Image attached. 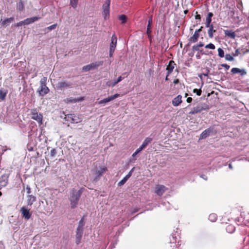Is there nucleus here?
I'll return each mask as SVG.
<instances>
[{
	"mask_svg": "<svg viewBox=\"0 0 249 249\" xmlns=\"http://www.w3.org/2000/svg\"><path fill=\"white\" fill-rule=\"evenodd\" d=\"M84 190V188L83 187L81 188L78 191H76L74 189L71 190L69 198L71 209H74L77 207L81 196Z\"/></svg>",
	"mask_w": 249,
	"mask_h": 249,
	"instance_id": "f257e3e1",
	"label": "nucleus"
},
{
	"mask_svg": "<svg viewBox=\"0 0 249 249\" xmlns=\"http://www.w3.org/2000/svg\"><path fill=\"white\" fill-rule=\"evenodd\" d=\"M47 77H44L40 81V87L37 92L41 96H44L49 93L50 89L46 86Z\"/></svg>",
	"mask_w": 249,
	"mask_h": 249,
	"instance_id": "f03ea898",
	"label": "nucleus"
},
{
	"mask_svg": "<svg viewBox=\"0 0 249 249\" xmlns=\"http://www.w3.org/2000/svg\"><path fill=\"white\" fill-rule=\"evenodd\" d=\"M210 107L206 103H200L196 107H194L189 112V114L193 115L200 113L203 110H207L209 109Z\"/></svg>",
	"mask_w": 249,
	"mask_h": 249,
	"instance_id": "7ed1b4c3",
	"label": "nucleus"
},
{
	"mask_svg": "<svg viewBox=\"0 0 249 249\" xmlns=\"http://www.w3.org/2000/svg\"><path fill=\"white\" fill-rule=\"evenodd\" d=\"M103 64V61L96 62L95 63H92L90 64L84 66L82 68V70L83 71H88L97 68L98 67L102 66Z\"/></svg>",
	"mask_w": 249,
	"mask_h": 249,
	"instance_id": "20e7f679",
	"label": "nucleus"
},
{
	"mask_svg": "<svg viewBox=\"0 0 249 249\" xmlns=\"http://www.w3.org/2000/svg\"><path fill=\"white\" fill-rule=\"evenodd\" d=\"M31 115L32 119L37 121L39 125L42 124L43 116L41 114H38L36 109L32 110Z\"/></svg>",
	"mask_w": 249,
	"mask_h": 249,
	"instance_id": "39448f33",
	"label": "nucleus"
},
{
	"mask_svg": "<svg viewBox=\"0 0 249 249\" xmlns=\"http://www.w3.org/2000/svg\"><path fill=\"white\" fill-rule=\"evenodd\" d=\"M65 119L71 123H78L81 122V119L74 114H68L65 115Z\"/></svg>",
	"mask_w": 249,
	"mask_h": 249,
	"instance_id": "423d86ee",
	"label": "nucleus"
},
{
	"mask_svg": "<svg viewBox=\"0 0 249 249\" xmlns=\"http://www.w3.org/2000/svg\"><path fill=\"white\" fill-rule=\"evenodd\" d=\"M152 139L151 138L147 137L145 138L142 145L138 148L136 151L132 154L133 157H135L137 154L140 152L143 148H144L151 142Z\"/></svg>",
	"mask_w": 249,
	"mask_h": 249,
	"instance_id": "0eeeda50",
	"label": "nucleus"
},
{
	"mask_svg": "<svg viewBox=\"0 0 249 249\" xmlns=\"http://www.w3.org/2000/svg\"><path fill=\"white\" fill-rule=\"evenodd\" d=\"M168 188L163 185L158 184L155 186V193L159 196H161Z\"/></svg>",
	"mask_w": 249,
	"mask_h": 249,
	"instance_id": "6e6552de",
	"label": "nucleus"
},
{
	"mask_svg": "<svg viewBox=\"0 0 249 249\" xmlns=\"http://www.w3.org/2000/svg\"><path fill=\"white\" fill-rule=\"evenodd\" d=\"M120 94L118 93H116L113 95L108 96L107 98H104L100 101H99L98 103L99 105H105V104L110 101H111L119 97L120 96Z\"/></svg>",
	"mask_w": 249,
	"mask_h": 249,
	"instance_id": "1a4fd4ad",
	"label": "nucleus"
},
{
	"mask_svg": "<svg viewBox=\"0 0 249 249\" xmlns=\"http://www.w3.org/2000/svg\"><path fill=\"white\" fill-rule=\"evenodd\" d=\"M20 212L22 216L26 220L29 219L32 215L31 213H30L29 210L25 207L21 208Z\"/></svg>",
	"mask_w": 249,
	"mask_h": 249,
	"instance_id": "9d476101",
	"label": "nucleus"
},
{
	"mask_svg": "<svg viewBox=\"0 0 249 249\" xmlns=\"http://www.w3.org/2000/svg\"><path fill=\"white\" fill-rule=\"evenodd\" d=\"M72 84L68 81H61L58 83L57 88L60 89L68 88H71Z\"/></svg>",
	"mask_w": 249,
	"mask_h": 249,
	"instance_id": "9b49d317",
	"label": "nucleus"
},
{
	"mask_svg": "<svg viewBox=\"0 0 249 249\" xmlns=\"http://www.w3.org/2000/svg\"><path fill=\"white\" fill-rule=\"evenodd\" d=\"M83 233V230L76 229L75 243L78 245L81 243Z\"/></svg>",
	"mask_w": 249,
	"mask_h": 249,
	"instance_id": "f8f14e48",
	"label": "nucleus"
},
{
	"mask_svg": "<svg viewBox=\"0 0 249 249\" xmlns=\"http://www.w3.org/2000/svg\"><path fill=\"white\" fill-rule=\"evenodd\" d=\"M107 169L106 166L100 167V169L95 171V178L97 179L101 177L106 171Z\"/></svg>",
	"mask_w": 249,
	"mask_h": 249,
	"instance_id": "ddd939ff",
	"label": "nucleus"
},
{
	"mask_svg": "<svg viewBox=\"0 0 249 249\" xmlns=\"http://www.w3.org/2000/svg\"><path fill=\"white\" fill-rule=\"evenodd\" d=\"M134 169V167H133L128 173L127 175H126L119 183L118 185L119 186H122L124 185L126 181L128 180V179L131 176L132 173L133 172Z\"/></svg>",
	"mask_w": 249,
	"mask_h": 249,
	"instance_id": "4468645a",
	"label": "nucleus"
},
{
	"mask_svg": "<svg viewBox=\"0 0 249 249\" xmlns=\"http://www.w3.org/2000/svg\"><path fill=\"white\" fill-rule=\"evenodd\" d=\"M182 103V96L178 95L174 98L172 101V104L174 107L179 106Z\"/></svg>",
	"mask_w": 249,
	"mask_h": 249,
	"instance_id": "2eb2a0df",
	"label": "nucleus"
},
{
	"mask_svg": "<svg viewBox=\"0 0 249 249\" xmlns=\"http://www.w3.org/2000/svg\"><path fill=\"white\" fill-rule=\"evenodd\" d=\"M84 97H81L77 98H74L72 97L68 98L66 99V101L67 103H75L79 102L82 101L84 100Z\"/></svg>",
	"mask_w": 249,
	"mask_h": 249,
	"instance_id": "dca6fc26",
	"label": "nucleus"
},
{
	"mask_svg": "<svg viewBox=\"0 0 249 249\" xmlns=\"http://www.w3.org/2000/svg\"><path fill=\"white\" fill-rule=\"evenodd\" d=\"M176 64L175 63L173 60H170L169 62L168 65L166 67V70L167 71L168 75H170L173 71L175 65Z\"/></svg>",
	"mask_w": 249,
	"mask_h": 249,
	"instance_id": "f3484780",
	"label": "nucleus"
},
{
	"mask_svg": "<svg viewBox=\"0 0 249 249\" xmlns=\"http://www.w3.org/2000/svg\"><path fill=\"white\" fill-rule=\"evenodd\" d=\"M117 39L115 35H113L111 37V42L110 44V50H115L116 47Z\"/></svg>",
	"mask_w": 249,
	"mask_h": 249,
	"instance_id": "a211bd4d",
	"label": "nucleus"
},
{
	"mask_svg": "<svg viewBox=\"0 0 249 249\" xmlns=\"http://www.w3.org/2000/svg\"><path fill=\"white\" fill-rule=\"evenodd\" d=\"M40 18L39 17H34L30 18H27L24 20V25H28Z\"/></svg>",
	"mask_w": 249,
	"mask_h": 249,
	"instance_id": "6ab92c4d",
	"label": "nucleus"
},
{
	"mask_svg": "<svg viewBox=\"0 0 249 249\" xmlns=\"http://www.w3.org/2000/svg\"><path fill=\"white\" fill-rule=\"evenodd\" d=\"M14 20V18L13 17L7 18L3 20H1L0 22V24L2 26L6 27L8 25H9L11 22L13 21Z\"/></svg>",
	"mask_w": 249,
	"mask_h": 249,
	"instance_id": "aec40b11",
	"label": "nucleus"
},
{
	"mask_svg": "<svg viewBox=\"0 0 249 249\" xmlns=\"http://www.w3.org/2000/svg\"><path fill=\"white\" fill-rule=\"evenodd\" d=\"M224 34L225 36H227L229 37L231 39H235L236 37V34L235 33V32L233 31L232 30H224Z\"/></svg>",
	"mask_w": 249,
	"mask_h": 249,
	"instance_id": "412c9836",
	"label": "nucleus"
},
{
	"mask_svg": "<svg viewBox=\"0 0 249 249\" xmlns=\"http://www.w3.org/2000/svg\"><path fill=\"white\" fill-rule=\"evenodd\" d=\"M231 72L232 74H236L238 73H240L242 75H245L246 74V71L244 70H240L237 68H233L231 70Z\"/></svg>",
	"mask_w": 249,
	"mask_h": 249,
	"instance_id": "4be33fe9",
	"label": "nucleus"
},
{
	"mask_svg": "<svg viewBox=\"0 0 249 249\" xmlns=\"http://www.w3.org/2000/svg\"><path fill=\"white\" fill-rule=\"evenodd\" d=\"M36 201V197L33 195H28L27 196L28 205L31 206L33 203Z\"/></svg>",
	"mask_w": 249,
	"mask_h": 249,
	"instance_id": "5701e85b",
	"label": "nucleus"
},
{
	"mask_svg": "<svg viewBox=\"0 0 249 249\" xmlns=\"http://www.w3.org/2000/svg\"><path fill=\"white\" fill-rule=\"evenodd\" d=\"M212 131L211 128H209L204 131H203L201 134L200 137L202 139H205L210 135V133Z\"/></svg>",
	"mask_w": 249,
	"mask_h": 249,
	"instance_id": "b1692460",
	"label": "nucleus"
},
{
	"mask_svg": "<svg viewBox=\"0 0 249 249\" xmlns=\"http://www.w3.org/2000/svg\"><path fill=\"white\" fill-rule=\"evenodd\" d=\"M123 80V78L121 76H120L116 80H115L113 82H108L107 85L109 87H114L117 84L121 81Z\"/></svg>",
	"mask_w": 249,
	"mask_h": 249,
	"instance_id": "393cba45",
	"label": "nucleus"
},
{
	"mask_svg": "<svg viewBox=\"0 0 249 249\" xmlns=\"http://www.w3.org/2000/svg\"><path fill=\"white\" fill-rule=\"evenodd\" d=\"M235 227L232 224H228L226 227V230L227 232L230 233H232L235 231Z\"/></svg>",
	"mask_w": 249,
	"mask_h": 249,
	"instance_id": "a878e982",
	"label": "nucleus"
},
{
	"mask_svg": "<svg viewBox=\"0 0 249 249\" xmlns=\"http://www.w3.org/2000/svg\"><path fill=\"white\" fill-rule=\"evenodd\" d=\"M199 36V34L196 32H195L194 34L190 37V41L192 42L195 43L197 41Z\"/></svg>",
	"mask_w": 249,
	"mask_h": 249,
	"instance_id": "bb28decb",
	"label": "nucleus"
},
{
	"mask_svg": "<svg viewBox=\"0 0 249 249\" xmlns=\"http://www.w3.org/2000/svg\"><path fill=\"white\" fill-rule=\"evenodd\" d=\"M7 92V90L6 89H0V99L1 100H4L5 99Z\"/></svg>",
	"mask_w": 249,
	"mask_h": 249,
	"instance_id": "cd10ccee",
	"label": "nucleus"
},
{
	"mask_svg": "<svg viewBox=\"0 0 249 249\" xmlns=\"http://www.w3.org/2000/svg\"><path fill=\"white\" fill-rule=\"evenodd\" d=\"M24 3L22 0H20L17 3V10L19 11H21L24 9Z\"/></svg>",
	"mask_w": 249,
	"mask_h": 249,
	"instance_id": "c85d7f7f",
	"label": "nucleus"
},
{
	"mask_svg": "<svg viewBox=\"0 0 249 249\" xmlns=\"http://www.w3.org/2000/svg\"><path fill=\"white\" fill-rule=\"evenodd\" d=\"M216 32L215 30L213 29V24H211L210 28H209L208 31V34L210 38H213V33Z\"/></svg>",
	"mask_w": 249,
	"mask_h": 249,
	"instance_id": "c756f323",
	"label": "nucleus"
},
{
	"mask_svg": "<svg viewBox=\"0 0 249 249\" xmlns=\"http://www.w3.org/2000/svg\"><path fill=\"white\" fill-rule=\"evenodd\" d=\"M110 1V0H106L105 1V4L103 5V10H109Z\"/></svg>",
	"mask_w": 249,
	"mask_h": 249,
	"instance_id": "7c9ffc66",
	"label": "nucleus"
},
{
	"mask_svg": "<svg viewBox=\"0 0 249 249\" xmlns=\"http://www.w3.org/2000/svg\"><path fill=\"white\" fill-rule=\"evenodd\" d=\"M84 217L83 216V217L81 218V219H80V220L79 222L77 228V229H80V230H83V228L85 225V222H84Z\"/></svg>",
	"mask_w": 249,
	"mask_h": 249,
	"instance_id": "2f4dec72",
	"label": "nucleus"
},
{
	"mask_svg": "<svg viewBox=\"0 0 249 249\" xmlns=\"http://www.w3.org/2000/svg\"><path fill=\"white\" fill-rule=\"evenodd\" d=\"M217 215L215 213H211L209 215V220L213 222L217 220Z\"/></svg>",
	"mask_w": 249,
	"mask_h": 249,
	"instance_id": "473e14b6",
	"label": "nucleus"
},
{
	"mask_svg": "<svg viewBox=\"0 0 249 249\" xmlns=\"http://www.w3.org/2000/svg\"><path fill=\"white\" fill-rule=\"evenodd\" d=\"M119 20L122 21V24H124L127 19V17L125 15H122L119 17Z\"/></svg>",
	"mask_w": 249,
	"mask_h": 249,
	"instance_id": "72a5a7b5",
	"label": "nucleus"
},
{
	"mask_svg": "<svg viewBox=\"0 0 249 249\" xmlns=\"http://www.w3.org/2000/svg\"><path fill=\"white\" fill-rule=\"evenodd\" d=\"M78 1V0H70V5L75 9L77 7Z\"/></svg>",
	"mask_w": 249,
	"mask_h": 249,
	"instance_id": "f704fd0d",
	"label": "nucleus"
},
{
	"mask_svg": "<svg viewBox=\"0 0 249 249\" xmlns=\"http://www.w3.org/2000/svg\"><path fill=\"white\" fill-rule=\"evenodd\" d=\"M103 15L105 19H107L109 17V10H103Z\"/></svg>",
	"mask_w": 249,
	"mask_h": 249,
	"instance_id": "c9c22d12",
	"label": "nucleus"
},
{
	"mask_svg": "<svg viewBox=\"0 0 249 249\" xmlns=\"http://www.w3.org/2000/svg\"><path fill=\"white\" fill-rule=\"evenodd\" d=\"M213 16V14L212 12H209L206 17V22H211L212 21V18Z\"/></svg>",
	"mask_w": 249,
	"mask_h": 249,
	"instance_id": "e433bc0d",
	"label": "nucleus"
},
{
	"mask_svg": "<svg viewBox=\"0 0 249 249\" xmlns=\"http://www.w3.org/2000/svg\"><path fill=\"white\" fill-rule=\"evenodd\" d=\"M217 51L218 53V56L221 58L223 57L224 56V51L220 48H219Z\"/></svg>",
	"mask_w": 249,
	"mask_h": 249,
	"instance_id": "4c0bfd02",
	"label": "nucleus"
},
{
	"mask_svg": "<svg viewBox=\"0 0 249 249\" xmlns=\"http://www.w3.org/2000/svg\"><path fill=\"white\" fill-rule=\"evenodd\" d=\"M205 47L206 49H210L211 50H214L215 48L214 45L211 43L206 45Z\"/></svg>",
	"mask_w": 249,
	"mask_h": 249,
	"instance_id": "58836bf2",
	"label": "nucleus"
},
{
	"mask_svg": "<svg viewBox=\"0 0 249 249\" xmlns=\"http://www.w3.org/2000/svg\"><path fill=\"white\" fill-rule=\"evenodd\" d=\"M151 26L148 25L147 26L146 34H147L149 38L151 37V34L152 33V31L151 30Z\"/></svg>",
	"mask_w": 249,
	"mask_h": 249,
	"instance_id": "ea45409f",
	"label": "nucleus"
},
{
	"mask_svg": "<svg viewBox=\"0 0 249 249\" xmlns=\"http://www.w3.org/2000/svg\"><path fill=\"white\" fill-rule=\"evenodd\" d=\"M193 92L196 93L197 95L200 96L201 94L202 91L201 89H195L193 90Z\"/></svg>",
	"mask_w": 249,
	"mask_h": 249,
	"instance_id": "a19ab883",
	"label": "nucleus"
},
{
	"mask_svg": "<svg viewBox=\"0 0 249 249\" xmlns=\"http://www.w3.org/2000/svg\"><path fill=\"white\" fill-rule=\"evenodd\" d=\"M225 59L229 61H232L233 60V57L230 54H226Z\"/></svg>",
	"mask_w": 249,
	"mask_h": 249,
	"instance_id": "79ce46f5",
	"label": "nucleus"
},
{
	"mask_svg": "<svg viewBox=\"0 0 249 249\" xmlns=\"http://www.w3.org/2000/svg\"><path fill=\"white\" fill-rule=\"evenodd\" d=\"M50 155H51V156L53 157H54L56 156V151L55 149L53 148L52 149H51V152H50Z\"/></svg>",
	"mask_w": 249,
	"mask_h": 249,
	"instance_id": "37998d69",
	"label": "nucleus"
},
{
	"mask_svg": "<svg viewBox=\"0 0 249 249\" xmlns=\"http://www.w3.org/2000/svg\"><path fill=\"white\" fill-rule=\"evenodd\" d=\"M199 47H198V46L196 44V45H194L193 47H192V50L193 51H200V52H201V50H200L199 49Z\"/></svg>",
	"mask_w": 249,
	"mask_h": 249,
	"instance_id": "c03bdc74",
	"label": "nucleus"
},
{
	"mask_svg": "<svg viewBox=\"0 0 249 249\" xmlns=\"http://www.w3.org/2000/svg\"><path fill=\"white\" fill-rule=\"evenodd\" d=\"M57 24L55 23V24H53L49 27H47V29L49 30H53L54 29H55V28L57 26Z\"/></svg>",
	"mask_w": 249,
	"mask_h": 249,
	"instance_id": "a18cd8bd",
	"label": "nucleus"
},
{
	"mask_svg": "<svg viewBox=\"0 0 249 249\" xmlns=\"http://www.w3.org/2000/svg\"><path fill=\"white\" fill-rule=\"evenodd\" d=\"M23 25H24V20L23 21H20L18 23H17L16 25H15V26L16 27H19V26H21Z\"/></svg>",
	"mask_w": 249,
	"mask_h": 249,
	"instance_id": "49530a36",
	"label": "nucleus"
},
{
	"mask_svg": "<svg viewBox=\"0 0 249 249\" xmlns=\"http://www.w3.org/2000/svg\"><path fill=\"white\" fill-rule=\"evenodd\" d=\"M240 53V52H239V49H236L235 51V53H233L232 54L233 56H238Z\"/></svg>",
	"mask_w": 249,
	"mask_h": 249,
	"instance_id": "de8ad7c7",
	"label": "nucleus"
},
{
	"mask_svg": "<svg viewBox=\"0 0 249 249\" xmlns=\"http://www.w3.org/2000/svg\"><path fill=\"white\" fill-rule=\"evenodd\" d=\"M221 66L222 67H224L226 69V70H228L230 68V66L226 64H222L221 65Z\"/></svg>",
	"mask_w": 249,
	"mask_h": 249,
	"instance_id": "09e8293b",
	"label": "nucleus"
},
{
	"mask_svg": "<svg viewBox=\"0 0 249 249\" xmlns=\"http://www.w3.org/2000/svg\"><path fill=\"white\" fill-rule=\"evenodd\" d=\"M26 190L27 191V193L28 194H30L31 193V188L29 186L27 185L26 187Z\"/></svg>",
	"mask_w": 249,
	"mask_h": 249,
	"instance_id": "8fccbe9b",
	"label": "nucleus"
},
{
	"mask_svg": "<svg viewBox=\"0 0 249 249\" xmlns=\"http://www.w3.org/2000/svg\"><path fill=\"white\" fill-rule=\"evenodd\" d=\"M148 22V25L151 26V24L152 23V17H151L150 18H149Z\"/></svg>",
	"mask_w": 249,
	"mask_h": 249,
	"instance_id": "3c124183",
	"label": "nucleus"
},
{
	"mask_svg": "<svg viewBox=\"0 0 249 249\" xmlns=\"http://www.w3.org/2000/svg\"><path fill=\"white\" fill-rule=\"evenodd\" d=\"M193 99L191 97H188L186 99V102L188 103H190L192 102Z\"/></svg>",
	"mask_w": 249,
	"mask_h": 249,
	"instance_id": "603ef678",
	"label": "nucleus"
},
{
	"mask_svg": "<svg viewBox=\"0 0 249 249\" xmlns=\"http://www.w3.org/2000/svg\"><path fill=\"white\" fill-rule=\"evenodd\" d=\"M115 50H110L109 49V56L112 57L113 55V53L114 52Z\"/></svg>",
	"mask_w": 249,
	"mask_h": 249,
	"instance_id": "864d4df0",
	"label": "nucleus"
},
{
	"mask_svg": "<svg viewBox=\"0 0 249 249\" xmlns=\"http://www.w3.org/2000/svg\"><path fill=\"white\" fill-rule=\"evenodd\" d=\"M195 18L196 19H199L200 20L201 19V16L199 14H196L195 16Z\"/></svg>",
	"mask_w": 249,
	"mask_h": 249,
	"instance_id": "5fc2aeb1",
	"label": "nucleus"
},
{
	"mask_svg": "<svg viewBox=\"0 0 249 249\" xmlns=\"http://www.w3.org/2000/svg\"><path fill=\"white\" fill-rule=\"evenodd\" d=\"M205 25H206V27L210 28V26H211V22H205Z\"/></svg>",
	"mask_w": 249,
	"mask_h": 249,
	"instance_id": "6e6d98bb",
	"label": "nucleus"
},
{
	"mask_svg": "<svg viewBox=\"0 0 249 249\" xmlns=\"http://www.w3.org/2000/svg\"><path fill=\"white\" fill-rule=\"evenodd\" d=\"M202 28H203V27L201 26L199 29L196 30L195 32H196L197 33L199 34V33L202 31Z\"/></svg>",
	"mask_w": 249,
	"mask_h": 249,
	"instance_id": "4d7b16f0",
	"label": "nucleus"
},
{
	"mask_svg": "<svg viewBox=\"0 0 249 249\" xmlns=\"http://www.w3.org/2000/svg\"><path fill=\"white\" fill-rule=\"evenodd\" d=\"M179 83V80L178 79H176L174 80L173 83L174 84H177Z\"/></svg>",
	"mask_w": 249,
	"mask_h": 249,
	"instance_id": "13d9d810",
	"label": "nucleus"
},
{
	"mask_svg": "<svg viewBox=\"0 0 249 249\" xmlns=\"http://www.w3.org/2000/svg\"><path fill=\"white\" fill-rule=\"evenodd\" d=\"M198 47H203L204 45V44L202 43V42H199V44H197Z\"/></svg>",
	"mask_w": 249,
	"mask_h": 249,
	"instance_id": "bf43d9fd",
	"label": "nucleus"
},
{
	"mask_svg": "<svg viewBox=\"0 0 249 249\" xmlns=\"http://www.w3.org/2000/svg\"><path fill=\"white\" fill-rule=\"evenodd\" d=\"M169 76V75H168V72H167V75H166V77H165V80L166 81L168 80V76Z\"/></svg>",
	"mask_w": 249,
	"mask_h": 249,
	"instance_id": "052dcab7",
	"label": "nucleus"
},
{
	"mask_svg": "<svg viewBox=\"0 0 249 249\" xmlns=\"http://www.w3.org/2000/svg\"><path fill=\"white\" fill-rule=\"evenodd\" d=\"M229 167L230 168H231H231H232V166H231V164H229Z\"/></svg>",
	"mask_w": 249,
	"mask_h": 249,
	"instance_id": "680f3d73",
	"label": "nucleus"
},
{
	"mask_svg": "<svg viewBox=\"0 0 249 249\" xmlns=\"http://www.w3.org/2000/svg\"><path fill=\"white\" fill-rule=\"evenodd\" d=\"M205 76H207L208 74V73H203V74Z\"/></svg>",
	"mask_w": 249,
	"mask_h": 249,
	"instance_id": "e2e57ef3",
	"label": "nucleus"
},
{
	"mask_svg": "<svg viewBox=\"0 0 249 249\" xmlns=\"http://www.w3.org/2000/svg\"><path fill=\"white\" fill-rule=\"evenodd\" d=\"M188 93H186L185 94V97H186L188 96Z\"/></svg>",
	"mask_w": 249,
	"mask_h": 249,
	"instance_id": "0e129e2a",
	"label": "nucleus"
},
{
	"mask_svg": "<svg viewBox=\"0 0 249 249\" xmlns=\"http://www.w3.org/2000/svg\"><path fill=\"white\" fill-rule=\"evenodd\" d=\"M187 12H188V11H187V10H185V11H184V12H185V14H186V13H187Z\"/></svg>",
	"mask_w": 249,
	"mask_h": 249,
	"instance_id": "69168bd1",
	"label": "nucleus"
},
{
	"mask_svg": "<svg viewBox=\"0 0 249 249\" xmlns=\"http://www.w3.org/2000/svg\"><path fill=\"white\" fill-rule=\"evenodd\" d=\"M196 57L199 58V55H196Z\"/></svg>",
	"mask_w": 249,
	"mask_h": 249,
	"instance_id": "338daca9",
	"label": "nucleus"
},
{
	"mask_svg": "<svg viewBox=\"0 0 249 249\" xmlns=\"http://www.w3.org/2000/svg\"><path fill=\"white\" fill-rule=\"evenodd\" d=\"M2 195V193L1 192H0V196H1Z\"/></svg>",
	"mask_w": 249,
	"mask_h": 249,
	"instance_id": "774afa93",
	"label": "nucleus"
}]
</instances>
